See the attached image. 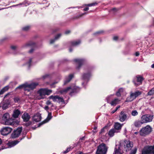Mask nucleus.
<instances>
[{
	"instance_id": "f257e3e1",
	"label": "nucleus",
	"mask_w": 154,
	"mask_h": 154,
	"mask_svg": "<svg viewBox=\"0 0 154 154\" xmlns=\"http://www.w3.org/2000/svg\"><path fill=\"white\" fill-rule=\"evenodd\" d=\"M120 144L122 146H124L126 151L131 150L133 146V143L132 142L127 140L121 141Z\"/></svg>"
},
{
	"instance_id": "f03ea898",
	"label": "nucleus",
	"mask_w": 154,
	"mask_h": 154,
	"mask_svg": "<svg viewBox=\"0 0 154 154\" xmlns=\"http://www.w3.org/2000/svg\"><path fill=\"white\" fill-rule=\"evenodd\" d=\"M108 147L104 143L100 144L97 147L96 154H106L107 153Z\"/></svg>"
},
{
	"instance_id": "7ed1b4c3",
	"label": "nucleus",
	"mask_w": 154,
	"mask_h": 154,
	"mask_svg": "<svg viewBox=\"0 0 154 154\" xmlns=\"http://www.w3.org/2000/svg\"><path fill=\"white\" fill-rule=\"evenodd\" d=\"M152 128L149 125L143 127L140 131V135L141 136H145L149 135L152 131Z\"/></svg>"
},
{
	"instance_id": "20e7f679",
	"label": "nucleus",
	"mask_w": 154,
	"mask_h": 154,
	"mask_svg": "<svg viewBox=\"0 0 154 154\" xmlns=\"http://www.w3.org/2000/svg\"><path fill=\"white\" fill-rule=\"evenodd\" d=\"M144 79L141 76L137 75L134 77L133 80V82L136 87H138L142 84Z\"/></svg>"
},
{
	"instance_id": "39448f33",
	"label": "nucleus",
	"mask_w": 154,
	"mask_h": 154,
	"mask_svg": "<svg viewBox=\"0 0 154 154\" xmlns=\"http://www.w3.org/2000/svg\"><path fill=\"white\" fill-rule=\"evenodd\" d=\"M141 94L142 92L139 91H137L134 93L131 92L130 97L127 98L125 102H129L132 101Z\"/></svg>"
},
{
	"instance_id": "423d86ee",
	"label": "nucleus",
	"mask_w": 154,
	"mask_h": 154,
	"mask_svg": "<svg viewBox=\"0 0 154 154\" xmlns=\"http://www.w3.org/2000/svg\"><path fill=\"white\" fill-rule=\"evenodd\" d=\"M153 118V116L150 114H146L142 115L141 119L143 123L151 122Z\"/></svg>"
},
{
	"instance_id": "0eeeda50",
	"label": "nucleus",
	"mask_w": 154,
	"mask_h": 154,
	"mask_svg": "<svg viewBox=\"0 0 154 154\" xmlns=\"http://www.w3.org/2000/svg\"><path fill=\"white\" fill-rule=\"evenodd\" d=\"M142 154H154V145L153 146L145 147L142 151Z\"/></svg>"
},
{
	"instance_id": "6e6552de",
	"label": "nucleus",
	"mask_w": 154,
	"mask_h": 154,
	"mask_svg": "<svg viewBox=\"0 0 154 154\" xmlns=\"http://www.w3.org/2000/svg\"><path fill=\"white\" fill-rule=\"evenodd\" d=\"M23 130L22 127H18L11 134V137L12 138H15L18 137L20 135Z\"/></svg>"
},
{
	"instance_id": "1a4fd4ad",
	"label": "nucleus",
	"mask_w": 154,
	"mask_h": 154,
	"mask_svg": "<svg viewBox=\"0 0 154 154\" xmlns=\"http://www.w3.org/2000/svg\"><path fill=\"white\" fill-rule=\"evenodd\" d=\"M49 99H51L54 102H57L59 103H64V101L63 98L58 95H51L49 97Z\"/></svg>"
},
{
	"instance_id": "9d476101",
	"label": "nucleus",
	"mask_w": 154,
	"mask_h": 154,
	"mask_svg": "<svg viewBox=\"0 0 154 154\" xmlns=\"http://www.w3.org/2000/svg\"><path fill=\"white\" fill-rule=\"evenodd\" d=\"M12 130L11 128L5 127L2 128L0 130L1 134L3 135H7L10 134Z\"/></svg>"
},
{
	"instance_id": "9b49d317",
	"label": "nucleus",
	"mask_w": 154,
	"mask_h": 154,
	"mask_svg": "<svg viewBox=\"0 0 154 154\" xmlns=\"http://www.w3.org/2000/svg\"><path fill=\"white\" fill-rule=\"evenodd\" d=\"M121 146H122L120 145V144L119 145H116L113 154H122L123 152L120 149Z\"/></svg>"
},
{
	"instance_id": "f8f14e48",
	"label": "nucleus",
	"mask_w": 154,
	"mask_h": 154,
	"mask_svg": "<svg viewBox=\"0 0 154 154\" xmlns=\"http://www.w3.org/2000/svg\"><path fill=\"white\" fill-rule=\"evenodd\" d=\"M119 120L121 122H123L127 119V114L124 111H121L119 116Z\"/></svg>"
},
{
	"instance_id": "ddd939ff",
	"label": "nucleus",
	"mask_w": 154,
	"mask_h": 154,
	"mask_svg": "<svg viewBox=\"0 0 154 154\" xmlns=\"http://www.w3.org/2000/svg\"><path fill=\"white\" fill-rule=\"evenodd\" d=\"M22 118L23 119L24 122H27L29 121L30 117L28 113L26 112H24L22 115Z\"/></svg>"
},
{
	"instance_id": "4468645a",
	"label": "nucleus",
	"mask_w": 154,
	"mask_h": 154,
	"mask_svg": "<svg viewBox=\"0 0 154 154\" xmlns=\"http://www.w3.org/2000/svg\"><path fill=\"white\" fill-rule=\"evenodd\" d=\"M20 111L18 109H15L13 111L12 117L15 119L18 118L19 115L20 114Z\"/></svg>"
},
{
	"instance_id": "2eb2a0df",
	"label": "nucleus",
	"mask_w": 154,
	"mask_h": 154,
	"mask_svg": "<svg viewBox=\"0 0 154 154\" xmlns=\"http://www.w3.org/2000/svg\"><path fill=\"white\" fill-rule=\"evenodd\" d=\"M24 138V137H23L20 139H18V140L12 141L11 142L9 143V146H10L11 147H12L15 146L18 143L22 140Z\"/></svg>"
},
{
	"instance_id": "dca6fc26",
	"label": "nucleus",
	"mask_w": 154,
	"mask_h": 154,
	"mask_svg": "<svg viewBox=\"0 0 154 154\" xmlns=\"http://www.w3.org/2000/svg\"><path fill=\"white\" fill-rule=\"evenodd\" d=\"M74 61L77 63L79 64L78 66L77 67V68L78 69L80 68L84 62V60L82 59H75L74 60Z\"/></svg>"
},
{
	"instance_id": "f3484780",
	"label": "nucleus",
	"mask_w": 154,
	"mask_h": 154,
	"mask_svg": "<svg viewBox=\"0 0 154 154\" xmlns=\"http://www.w3.org/2000/svg\"><path fill=\"white\" fill-rule=\"evenodd\" d=\"M41 116L39 114H37L34 115L33 119L34 121L38 122L40 121L41 119Z\"/></svg>"
},
{
	"instance_id": "a211bd4d",
	"label": "nucleus",
	"mask_w": 154,
	"mask_h": 154,
	"mask_svg": "<svg viewBox=\"0 0 154 154\" xmlns=\"http://www.w3.org/2000/svg\"><path fill=\"white\" fill-rule=\"evenodd\" d=\"M73 77V75L71 74L69 75L68 77H66L65 78V80L64 82V85H66L69 82L72 78Z\"/></svg>"
},
{
	"instance_id": "6ab92c4d",
	"label": "nucleus",
	"mask_w": 154,
	"mask_h": 154,
	"mask_svg": "<svg viewBox=\"0 0 154 154\" xmlns=\"http://www.w3.org/2000/svg\"><path fill=\"white\" fill-rule=\"evenodd\" d=\"M123 124H121L119 122H116L114 125V129L116 130H120L121 129Z\"/></svg>"
},
{
	"instance_id": "aec40b11",
	"label": "nucleus",
	"mask_w": 154,
	"mask_h": 154,
	"mask_svg": "<svg viewBox=\"0 0 154 154\" xmlns=\"http://www.w3.org/2000/svg\"><path fill=\"white\" fill-rule=\"evenodd\" d=\"M14 119L10 118L5 122V124L7 125H11L13 124Z\"/></svg>"
},
{
	"instance_id": "412c9836",
	"label": "nucleus",
	"mask_w": 154,
	"mask_h": 154,
	"mask_svg": "<svg viewBox=\"0 0 154 154\" xmlns=\"http://www.w3.org/2000/svg\"><path fill=\"white\" fill-rule=\"evenodd\" d=\"M38 94L41 97V98H43L45 95V89H41L38 91Z\"/></svg>"
},
{
	"instance_id": "4be33fe9",
	"label": "nucleus",
	"mask_w": 154,
	"mask_h": 154,
	"mask_svg": "<svg viewBox=\"0 0 154 154\" xmlns=\"http://www.w3.org/2000/svg\"><path fill=\"white\" fill-rule=\"evenodd\" d=\"M143 124L142 122V120L140 119V120L135 121L134 123V126L136 127H139L141 126L142 124Z\"/></svg>"
},
{
	"instance_id": "5701e85b",
	"label": "nucleus",
	"mask_w": 154,
	"mask_h": 154,
	"mask_svg": "<svg viewBox=\"0 0 154 154\" xmlns=\"http://www.w3.org/2000/svg\"><path fill=\"white\" fill-rule=\"evenodd\" d=\"M120 101V100L118 98H115L112 101L109 103L112 106H116V104L119 103V102Z\"/></svg>"
},
{
	"instance_id": "b1692460",
	"label": "nucleus",
	"mask_w": 154,
	"mask_h": 154,
	"mask_svg": "<svg viewBox=\"0 0 154 154\" xmlns=\"http://www.w3.org/2000/svg\"><path fill=\"white\" fill-rule=\"evenodd\" d=\"M0 107H2L3 110H5L8 108V104L7 103L3 102L0 104Z\"/></svg>"
},
{
	"instance_id": "393cba45",
	"label": "nucleus",
	"mask_w": 154,
	"mask_h": 154,
	"mask_svg": "<svg viewBox=\"0 0 154 154\" xmlns=\"http://www.w3.org/2000/svg\"><path fill=\"white\" fill-rule=\"evenodd\" d=\"M118 132L115 129L113 128L109 130V132L108 134L110 137H112L114 136V133Z\"/></svg>"
},
{
	"instance_id": "a878e982",
	"label": "nucleus",
	"mask_w": 154,
	"mask_h": 154,
	"mask_svg": "<svg viewBox=\"0 0 154 154\" xmlns=\"http://www.w3.org/2000/svg\"><path fill=\"white\" fill-rule=\"evenodd\" d=\"M38 85V83H33L30 84H28V85L31 90L35 88L36 86Z\"/></svg>"
},
{
	"instance_id": "bb28decb",
	"label": "nucleus",
	"mask_w": 154,
	"mask_h": 154,
	"mask_svg": "<svg viewBox=\"0 0 154 154\" xmlns=\"http://www.w3.org/2000/svg\"><path fill=\"white\" fill-rule=\"evenodd\" d=\"M10 118V115L9 113H6L5 114L3 117L2 119L5 121Z\"/></svg>"
},
{
	"instance_id": "cd10ccee",
	"label": "nucleus",
	"mask_w": 154,
	"mask_h": 154,
	"mask_svg": "<svg viewBox=\"0 0 154 154\" xmlns=\"http://www.w3.org/2000/svg\"><path fill=\"white\" fill-rule=\"evenodd\" d=\"M70 43L72 46H76L79 45L81 43V42L80 40H78L71 42Z\"/></svg>"
},
{
	"instance_id": "c85d7f7f",
	"label": "nucleus",
	"mask_w": 154,
	"mask_h": 154,
	"mask_svg": "<svg viewBox=\"0 0 154 154\" xmlns=\"http://www.w3.org/2000/svg\"><path fill=\"white\" fill-rule=\"evenodd\" d=\"M61 34H57L55 37L54 39H52L51 40L50 42V43L51 44H53L55 41L60 36Z\"/></svg>"
},
{
	"instance_id": "c756f323",
	"label": "nucleus",
	"mask_w": 154,
	"mask_h": 154,
	"mask_svg": "<svg viewBox=\"0 0 154 154\" xmlns=\"http://www.w3.org/2000/svg\"><path fill=\"white\" fill-rule=\"evenodd\" d=\"M91 76L90 73H85L83 74L82 76V79L84 80L88 79Z\"/></svg>"
},
{
	"instance_id": "7c9ffc66",
	"label": "nucleus",
	"mask_w": 154,
	"mask_h": 154,
	"mask_svg": "<svg viewBox=\"0 0 154 154\" xmlns=\"http://www.w3.org/2000/svg\"><path fill=\"white\" fill-rule=\"evenodd\" d=\"M29 46L34 47L35 46V44L34 42H30L27 43L25 45V47H27Z\"/></svg>"
},
{
	"instance_id": "2f4dec72",
	"label": "nucleus",
	"mask_w": 154,
	"mask_h": 154,
	"mask_svg": "<svg viewBox=\"0 0 154 154\" xmlns=\"http://www.w3.org/2000/svg\"><path fill=\"white\" fill-rule=\"evenodd\" d=\"M24 85H25V86H24V91H30L31 90V89L29 87V86L28 83H26L24 84Z\"/></svg>"
},
{
	"instance_id": "473e14b6",
	"label": "nucleus",
	"mask_w": 154,
	"mask_h": 154,
	"mask_svg": "<svg viewBox=\"0 0 154 154\" xmlns=\"http://www.w3.org/2000/svg\"><path fill=\"white\" fill-rule=\"evenodd\" d=\"M154 94V87L152 88L147 93V95L149 96L152 95Z\"/></svg>"
},
{
	"instance_id": "72a5a7b5",
	"label": "nucleus",
	"mask_w": 154,
	"mask_h": 154,
	"mask_svg": "<svg viewBox=\"0 0 154 154\" xmlns=\"http://www.w3.org/2000/svg\"><path fill=\"white\" fill-rule=\"evenodd\" d=\"M138 112L136 110H133L131 112V115L133 116H136L138 115Z\"/></svg>"
},
{
	"instance_id": "f704fd0d",
	"label": "nucleus",
	"mask_w": 154,
	"mask_h": 154,
	"mask_svg": "<svg viewBox=\"0 0 154 154\" xmlns=\"http://www.w3.org/2000/svg\"><path fill=\"white\" fill-rule=\"evenodd\" d=\"M70 88H71V87H68L65 89L61 90L60 91V92L61 93H66Z\"/></svg>"
},
{
	"instance_id": "c9c22d12",
	"label": "nucleus",
	"mask_w": 154,
	"mask_h": 154,
	"mask_svg": "<svg viewBox=\"0 0 154 154\" xmlns=\"http://www.w3.org/2000/svg\"><path fill=\"white\" fill-rule=\"evenodd\" d=\"M45 95H49L52 92V91L46 89H45Z\"/></svg>"
},
{
	"instance_id": "e433bc0d",
	"label": "nucleus",
	"mask_w": 154,
	"mask_h": 154,
	"mask_svg": "<svg viewBox=\"0 0 154 154\" xmlns=\"http://www.w3.org/2000/svg\"><path fill=\"white\" fill-rule=\"evenodd\" d=\"M137 151V149L136 147L134 148L130 152V154H135Z\"/></svg>"
},
{
	"instance_id": "4c0bfd02",
	"label": "nucleus",
	"mask_w": 154,
	"mask_h": 154,
	"mask_svg": "<svg viewBox=\"0 0 154 154\" xmlns=\"http://www.w3.org/2000/svg\"><path fill=\"white\" fill-rule=\"evenodd\" d=\"M30 28V26H27L24 27L22 28V30L23 31H27Z\"/></svg>"
},
{
	"instance_id": "58836bf2",
	"label": "nucleus",
	"mask_w": 154,
	"mask_h": 154,
	"mask_svg": "<svg viewBox=\"0 0 154 154\" xmlns=\"http://www.w3.org/2000/svg\"><path fill=\"white\" fill-rule=\"evenodd\" d=\"M24 86H25V85H24V84H22L17 87L16 88V89L17 90V89H21L22 88L24 89Z\"/></svg>"
},
{
	"instance_id": "ea45409f",
	"label": "nucleus",
	"mask_w": 154,
	"mask_h": 154,
	"mask_svg": "<svg viewBox=\"0 0 154 154\" xmlns=\"http://www.w3.org/2000/svg\"><path fill=\"white\" fill-rule=\"evenodd\" d=\"M97 4V3L95 2V3H92L91 4H88L87 5H85L90 7V6H94Z\"/></svg>"
},
{
	"instance_id": "a19ab883",
	"label": "nucleus",
	"mask_w": 154,
	"mask_h": 154,
	"mask_svg": "<svg viewBox=\"0 0 154 154\" xmlns=\"http://www.w3.org/2000/svg\"><path fill=\"white\" fill-rule=\"evenodd\" d=\"M52 117L51 116V112H48V116L47 118L48 121L50 120Z\"/></svg>"
},
{
	"instance_id": "79ce46f5",
	"label": "nucleus",
	"mask_w": 154,
	"mask_h": 154,
	"mask_svg": "<svg viewBox=\"0 0 154 154\" xmlns=\"http://www.w3.org/2000/svg\"><path fill=\"white\" fill-rule=\"evenodd\" d=\"M9 86H6L5 87H4V88H3L2 89L5 92V91H7L8 89H9Z\"/></svg>"
},
{
	"instance_id": "37998d69",
	"label": "nucleus",
	"mask_w": 154,
	"mask_h": 154,
	"mask_svg": "<svg viewBox=\"0 0 154 154\" xmlns=\"http://www.w3.org/2000/svg\"><path fill=\"white\" fill-rule=\"evenodd\" d=\"M120 107V106H118L116 108V109L112 111L111 112L112 114L114 113Z\"/></svg>"
},
{
	"instance_id": "c03bdc74",
	"label": "nucleus",
	"mask_w": 154,
	"mask_h": 154,
	"mask_svg": "<svg viewBox=\"0 0 154 154\" xmlns=\"http://www.w3.org/2000/svg\"><path fill=\"white\" fill-rule=\"evenodd\" d=\"M87 14V13L86 12H85L84 13H83L81 14H80L79 15L77 16L76 17H75V18H79L80 17L83 16L85 14Z\"/></svg>"
},
{
	"instance_id": "a18cd8bd",
	"label": "nucleus",
	"mask_w": 154,
	"mask_h": 154,
	"mask_svg": "<svg viewBox=\"0 0 154 154\" xmlns=\"http://www.w3.org/2000/svg\"><path fill=\"white\" fill-rule=\"evenodd\" d=\"M49 75L48 74H45L44 75H43L42 76V78L43 79H46V78H48V77H49Z\"/></svg>"
},
{
	"instance_id": "49530a36",
	"label": "nucleus",
	"mask_w": 154,
	"mask_h": 154,
	"mask_svg": "<svg viewBox=\"0 0 154 154\" xmlns=\"http://www.w3.org/2000/svg\"><path fill=\"white\" fill-rule=\"evenodd\" d=\"M103 32V31H99L94 33V35H96V34H100L102 33Z\"/></svg>"
},
{
	"instance_id": "de8ad7c7",
	"label": "nucleus",
	"mask_w": 154,
	"mask_h": 154,
	"mask_svg": "<svg viewBox=\"0 0 154 154\" xmlns=\"http://www.w3.org/2000/svg\"><path fill=\"white\" fill-rule=\"evenodd\" d=\"M57 83V82H54L50 84L51 87L52 88H54L55 87V85Z\"/></svg>"
},
{
	"instance_id": "09e8293b",
	"label": "nucleus",
	"mask_w": 154,
	"mask_h": 154,
	"mask_svg": "<svg viewBox=\"0 0 154 154\" xmlns=\"http://www.w3.org/2000/svg\"><path fill=\"white\" fill-rule=\"evenodd\" d=\"M32 59L31 58L29 60V62L28 63H27L28 64L29 68L31 66V63L32 62Z\"/></svg>"
},
{
	"instance_id": "8fccbe9b",
	"label": "nucleus",
	"mask_w": 154,
	"mask_h": 154,
	"mask_svg": "<svg viewBox=\"0 0 154 154\" xmlns=\"http://www.w3.org/2000/svg\"><path fill=\"white\" fill-rule=\"evenodd\" d=\"M32 124V122H29L27 123H26V124H25V126L26 127L28 126L29 125H30Z\"/></svg>"
},
{
	"instance_id": "3c124183",
	"label": "nucleus",
	"mask_w": 154,
	"mask_h": 154,
	"mask_svg": "<svg viewBox=\"0 0 154 154\" xmlns=\"http://www.w3.org/2000/svg\"><path fill=\"white\" fill-rule=\"evenodd\" d=\"M116 95L118 97H120L121 96V93L119 92L118 91L116 93Z\"/></svg>"
},
{
	"instance_id": "603ef678",
	"label": "nucleus",
	"mask_w": 154,
	"mask_h": 154,
	"mask_svg": "<svg viewBox=\"0 0 154 154\" xmlns=\"http://www.w3.org/2000/svg\"><path fill=\"white\" fill-rule=\"evenodd\" d=\"M46 104L47 105H49L50 104H52V106H53V104H52L51 103V102L50 101V100H48L47 101L46 103Z\"/></svg>"
},
{
	"instance_id": "864d4df0",
	"label": "nucleus",
	"mask_w": 154,
	"mask_h": 154,
	"mask_svg": "<svg viewBox=\"0 0 154 154\" xmlns=\"http://www.w3.org/2000/svg\"><path fill=\"white\" fill-rule=\"evenodd\" d=\"M123 90H123V88H120L119 89V90H118V91L119 92H120V93H122V92H123Z\"/></svg>"
},
{
	"instance_id": "5fc2aeb1",
	"label": "nucleus",
	"mask_w": 154,
	"mask_h": 154,
	"mask_svg": "<svg viewBox=\"0 0 154 154\" xmlns=\"http://www.w3.org/2000/svg\"><path fill=\"white\" fill-rule=\"evenodd\" d=\"M70 150V148H67L66 150L64 151L63 152L64 153H66L69 152Z\"/></svg>"
},
{
	"instance_id": "6e6d98bb",
	"label": "nucleus",
	"mask_w": 154,
	"mask_h": 154,
	"mask_svg": "<svg viewBox=\"0 0 154 154\" xmlns=\"http://www.w3.org/2000/svg\"><path fill=\"white\" fill-rule=\"evenodd\" d=\"M104 131H105L104 128H103L102 129H101V131L100 132V134H103V133H104Z\"/></svg>"
},
{
	"instance_id": "4d7b16f0",
	"label": "nucleus",
	"mask_w": 154,
	"mask_h": 154,
	"mask_svg": "<svg viewBox=\"0 0 154 154\" xmlns=\"http://www.w3.org/2000/svg\"><path fill=\"white\" fill-rule=\"evenodd\" d=\"M5 92L4 90L2 89L0 91V97L1 96V95L2 94Z\"/></svg>"
},
{
	"instance_id": "13d9d810",
	"label": "nucleus",
	"mask_w": 154,
	"mask_h": 154,
	"mask_svg": "<svg viewBox=\"0 0 154 154\" xmlns=\"http://www.w3.org/2000/svg\"><path fill=\"white\" fill-rule=\"evenodd\" d=\"M46 121V120H45V121H43L42 122L40 123L39 124V126H40V125H42L43 124H44V123H45L46 122L48 121Z\"/></svg>"
},
{
	"instance_id": "bf43d9fd",
	"label": "nucleus",
	"mask_w": 154,
	"mask_h": 154,
	"mask_svg": "<svg viewBox=\"0 0 154 154\" xmlns=\"http://www.w3.org/2000/svg\"><path fill=\"white\" fill-rule=\"evenodd\" d=\"M11 48L12 49L15 50L16 48V46H12L11 47Z\"/></svg>"
},
{
	"instance_id": "052dcab7",
	"label": "nucleus",
	"mask_w": 154,
	"mask_h": 154,
	"mask_svg": "<svg viewBox=\"0 0 154 154\" xmlns=\"http://www.w3.org/2000/svg\"><path fill=\"white\" fill-rule=\"evenodd\" d=\"M118 39V37L117 36H115L113 37V39L114 40H116Z\"/></svg>"
},
{
	"instance_id": "680f3d73",
	"label": "nucleus",
	"mask_w": 154,
	"mask_h": 154,
	"mask_svg": "<svg viewBox=\"0 0 154 154\" xmlns=\"http://www.w3.org/2000/svg\"><path fill=\"white\" fill-rule=\"evenodd\" d=\"M10 94V93H7V94H6L4 96V98H6L7 96H8V95H9Z\"/></svg>"
},
{
	"instance_id": "e2e57ef3",
	"label": "nucleus",
	"mask_w": 154,
	"mask_h": 154,
	"mask_svg": "<svg viewBox=\"0 0 154 154\" xmlns=\"http://www.w3.org/2000/svg\"><path fill=\"white\" fill-rule=\"evenodd\" d=\"M10 94V93H7V94H6L4 96V98H6L7 96H8V95H9Z\"/></svg>"
},
{
	"instance_id": "0e129e2a",
	"label": "nucleus",
	"mask_w": 154,
	"mask_h": 154,
	"mask_svg": "<svg viewBox=\"0 0 154 154\" xmlns=\"http://www.w3.org/2000/svg\"><path fill=\"white\" fill-rule=\"evenodd\" d=\"M70 30H67L65 32V34H67L70 33Z\"/></svg>"
},
{
	"instance_id": "69168bd1",
	"label": "nucleus",
	"mask_w": 154,
	"mask_h": 154,
	"mask_svg": "<svg viewBox=\"0 0 154 154\" xmlns=\"http://www.w3.org/2000/svg\"><path fill=\"white\" fill-rule=\"evenodd\" d=\"M34 50L33 48H32L29 51V53H32L34 51Z\"/></svg>"
},
{
	"instance_id": "338daca9",
	"label": "nucleus",
	"mask_w": 154,
	"mask_h": 154,
	"mask_svg": "<svg viewBox=\"0 0 154 154\" xmlns=\"http://www.w3.org/2000/svg\"><path fill=\"white\" fill-rule=\"evenodd\" d=\"M75 154H83V153L82 152L79 151L77 152Z\"/></svg>"
},
{
	"instance_id": "774afa93",
	"label": "nucleus",
	"mask_w": 154,
	"mask_h": 154,
	"mask_svg": "<svg viewBox=\"0 0 154 154\" xmlns=\"http://www.w3.org/2000/svg\"><path fill=\"white\" fill-rule=\"evenodd\" d=\"M89 8L88 7H87V8H85L84 9H83V11H88V10H89Z\"/></svg>"
}]
</instances>
